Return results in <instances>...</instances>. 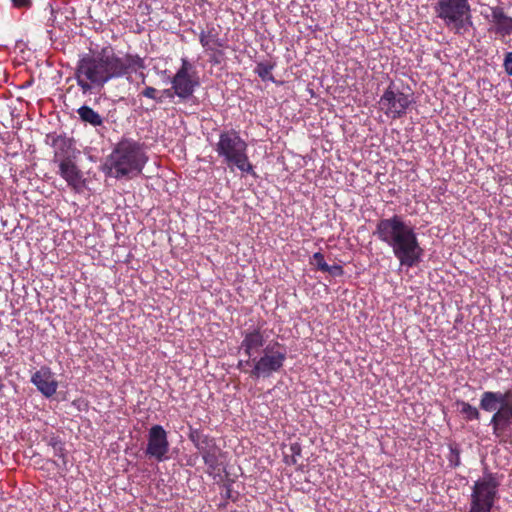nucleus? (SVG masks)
<instances>
[{"instance_id":"2f4dec72","label":"nucleus","mask_w":512,"mask_h":512,"mask_svg":"<svg viewBox=\"0 0 512 512\" xmlns=\"http://www.w3.org/2000/svg\"><path fill=\"white\" fill-rule=\"evenodd\" d=\"M290 452L293 457L300 456L301 454V446L298 443H293L290 445Z\"/></svg>"},{"instance_id":"dca6fc26","label":"nucleus","mask_w":512,"mask_h":512,"mask_svg":"<svg viewBox=\"0 0 512 512\" xmlns=\"http://www.w3.org/2000/svg\"><path fill=\"white\" fill-rule=\"evenodd\" d=\"M59 167V175L67 182L68 186L74 189L76 192L82 190L84 181L82 173L78 169L77 165L73 160L57 163Z\"/></svg>"},{"instance_id":"7ed1b4c3","label":"nucleus","mask_w":512,"mask_h":512,"mask_svg":"<svg viewBox=\"0 0 512 512\" xmlns=\"http://www.w3.org/2000/svg\"><path fill=\"white\" fill-rule=\"evenodd\" d=\"M148 158L141 145L132 139L117 143L106 159L104 168L110 177L116 179L133 178L141 174Z\"/></svg>"},{"instance_id":"ddd939ff","label":"nucleus","mask_w":512,"mask_h":512,"mask_svg":"<svg viewBox=\"0 0 512 512\" xmlns=\"http://www.w3.org/2000/svg\"><path fill=\"white\" fill-rule=\"evenodd\" d=\"M31 383L46 398H51L57 391L58 382L48 366H42L31 376Z\"/></svg>"},{"instance_id":"9b49d317","label":"nucleus","mask_w":512,"mask_h":512,"mask_svg":"<svg viewBox=\"0 0 512 512\" xmlns=\"http://www.w3.org/2000/svg\"><path fill=\"white\" fill-rule=\"evenodd\" d=\"M170 83L175 95L181 100L189 99L200 84L195 74H186L184 71L176 72Z\"/></svg>"},{"instance_id":"6ab92c4d","label":"nucleus","mask_w":512,"mask_h":512,"mask_svg":"<svg viewBox=\"0 0 512 512\" xmlns=\"http://www.w3.org/2000/svg\"><path fill=\"white\" fill-rule=\"evenodd\" d=\"M189 439L194 444V446L197 448L201 456L206 453V451H212L218 446L216 445L215 440L210 437L209 435H206L202 433L198 429H192L189 434Z\"/></svg>"},{"instance_id":"a211bd4d","label":"nucleus","mask_w":512,"mask_h":512,"mask_svg":"<svg viewBox=\"0 0 512 512\" xmlns=\"http://www.w3.org/2000/svg\"><path fill=\"white\" fill-rule=\"evenodd\" d=\"M199 41L206 51L219 52V49L226 45L225 40L220 38L218 29L213 25H208L206 30L201 31Z\"/></svg>"},{"instance_id":"c9c22d12","label":"nucleus","mask_w":512,"mask_h":512,"mask_svg":"<svg viewBox=\"0 0 512 512\" xmlns=\"http://www.w3.org/2000/svg\"><path fill=\"white\" fill-rule=\"evenodd\" d=\"M5 387V384H4V379L2 376H0V391H2Z\"/></svg>"},{"instance_id":"1a4fd4ad","label":"nucleus","mask_w":512,"mask_h":512,"mask_svg":"<svg viewBox=\"0 0 512 512\" xmlns=\"http://www.w3.org/2000/svg\"><path fill=\"white\" fill-rule=\"evenodd\" d=\"M414 103L412 93H405L391 81L378 102L380 110L390 119L403 117Z\"/></svg>"},{"instance_id":"c85d7f7f","label":"nucleus","mask_w":512,"mask_h":512,"mask_svg":"<svg viewBox=\"0 0 512 512\" xmlns=\"http://www.w3.org/2000/svg\"><path fill=\"white\" fill-rule=\"evenodd\" d=\"M193 69L192 64L188 61L187 58L181 59V67L177 70V72H186V74H192L191 71Z\"/></svg>"},{"instance_id":"f704fd0d","label":"nucleus","mask_w":512,"mask_h":512,"mask_svg":"<svg viewBox=\"0 0 512 512\" xmlns=\"http://www.w3.org/2000/svg\"><path fill=\"white\" fill-rule=\"evenodd\" d=\"M230 497H231V488H230V485H228L226 487L225 498H230Z\"/></svg>"},{"instance_id":"423d86ee","label":"nucleus","mask_w":512,"mask_h":512,"mask_svg":"<svg viewBox=\"0 0 512 512\" xmlns=\"http://www.w3.org/2000/svg\"><path fill=\"white\" fill-rule=\"evenodd\" d=\"M247 147L239 132L231 129L219 134L215 151L228 165L233 164L242 172L252 173L253 166L248 160Z\"/></svg>"},{"instance_id":"39448f33","label":"nucleus","mask_w":512,"mask_h":512,"mask_svg":"<svg viewBox=\"0 0 512 512\" xmlns=\"http://www.w3.org/2000/svg\"><path fill=\"white\" fill-rule=\"evenodd\" d=\"M433 10L436 17L457 35H465L473 27L468 0H437Z\"/></svg>"},{"instance_id":"f03ea898","label":"nucleus","mask_w":512,"mask_h":512,"mask_svg":"<svg viewBox=\"0 0 512 512\" xmlns=\"http://www.w3.org/2000/svg\"><path fill=\"white\" fill-rule=\"evenodd\" d=\"M373 235L391 248L401 267L413 268L421 261L424 254L418 235L410 221L394 214L377 221Z\"/></svg>"},{"instance_id":"cd10ccee","label":"nucleus","mask_w":512,"mask_h":512,"mask_svg":"<svg viewBox=\"0 0 512 512\" xmlns=\"http://www.w3.org/2000/svg\"><path fill=\"white\" fill-rule=\"evenodd\" d=\"M324 272L329 273L333 277H340L344 274L343 267L341 265L335 264V265H327V268Z\"/></svg>"},{"instance_id":"2eb2a0df","label":"nucleus","mask_w":512,"mask_h":512,"mask_svg":"<svg viewBox=\"0 0 512 512\" xmlns=\"http://www.w3.org/2000/svg\"><path fill=\"white\" fill-rule=\"evenodd\" d=\"M242 336L243 340L240 344L239 350L243 351L244 354L249 358L254 356L261 348L265 346L266 339L264 332L260 327L247 329L242 332Z\"/></svg>"},{"instance_id":"9d476101","label":"nucleus","mask_w":512,"mask_h":512,"mask_svg":"<svg viewBox=\"0 0 512 512\" xmlns=\"http://www.w3.org/2000/svg\"><path fill=\"white\" fill-rule=\"evenodd\" d=\"M169 450L170 444L167 431L159 424L151 426L147 434L145 455L149 459L163 462L168 459Z\"/></svg>"},{"instance_id":"e433bc0d","label":"nucleus","mask_w":512,"mask_h":512,"mask_svg":"<svg viewBox=\"0 0 512 512\" xmlns=\"http://www.w3.org/2000/svg\"><path fill=\"white\" fill-rule=\"evenodd\" d=\"M141 76H142V83L144 84L145 83V76L143 73H141Z\"/></svg>"},{"instance_id":"a878e982","label":"nucleus","mask_w":512,"mask_h":512,"mask_svg":"<svg viewBox=\"0 0 512 512\" xmlns=\"http://www.w3.org/2000/svg\"><path fill=\"white\" fill-rule=\"evenodd\" d=\"M313 264L317 267L318 270L324 272L327 268V263L324 259V256L320 252H316L313 254Z\"/></svg>"},{"instance_id":"c756f323","label":"nucleus","mask_w":512,"mask_h":512,"mask_svg":"<svg viewBox=\"0 0 512 512\" xmlns=\"http://www.w3.org/2000/svg\"><path fill=\"white\" fill-rule=\"evenodd\" d=\"M13 7L21 9V8H29L32 4V0H11Z\"/></svg>"},{"instance_id":"72a5a7b5","label":"nucleus","mask_w":512,"mask_h":512,"mask_svg":"<svg viewBox=\"0 0 512 512\" xmlns=\"http://www.w3.org/2000/svg\"><path fill=\"white\" fill-rule=\"evenodd\" d=\"M285 459H286L287 464H296V462H297L296 457H293L292 455H291L290 459H288V456H285Z\"/></svg>"},{"instance_id":"6e6552de","label":"nucleus","mask_w":512,"mask_h":512,"mask_svg":"<svg viewBox=\"0 0 512 512\" xmlns=\"http://www.w3.org/2000/svg\"><path fill=\"white\" fill-rule=\"evenodd\" d=\"M499 481L495 474L484 473L475 481L470 496V508L467 512H492L497 499Z\"/></svg>"},{"instance_id":"473e14b6","label":"nucleus","mask_w":512,"mask_h":512,"mask_svg":"<svg viewBox=\"0 0 512 512\" xmlns=\"http://www.w3.org/2000/svg\"><path fill=\"white\" fill-rule=\"evenodd\" d=\"M161 96H165L168 98H173L175 96L174 90L171 88H167L161 91Z\"/></svg>"},{"instance_id":"bb28decb","label":"nucleus","mask_w":512,"mask_h":512,"mask_svg":"<svg viewBox=\"0 0 512 512\" xmlns=\"http://www.w3.org/2000/svg\"><path fill=\"white\" fill-rule=\"evenodd\" d=\"M503 68L508 76H512V51H509L504 55Z\"/></svg>"},{"instance_id":"f257e3e1","label":"nucleus","mask_w":512,"mask_h":512,"mask_svg":"<svg viewBox=\"0 0 512 512\" xmlns=\"http://www.w3.org/2000/svg\"><path fill=\"white\" fill-rule=\"evenodd\" d=\"M144 60L137 54L118 56L113 49L104 48L85 54L77 62L75 80L83 94L100 90L113 79H119L144 69Z\"/></svg>"},{"instance_id":"393cba45","label":"nucleus","mask_w":512,"mask_h":512,"mask_svg":"<svg viewBox=\"0 0 512 512\" xmlns=\"http://www.w3.org/2000/svg\"><path fill=\"white\" fill-rule=\"evenodd\" d=\"M449 465L453 468L461 464L460 451L456 446H450V453L448 456Z\"/></svg>"},{"instance_id":"7c9ffc66","label":"nucleus","mask_w":512,"mask_h":512,"mask_svg":"<svg viewBox=\"0 0 512 512\" xmlns=\"http://www.w3.org/2000/svg\"><path fill=\"white\" fill-rule=\"evenodd\" d=\"M255 356H252L251 358L248 357L247 360H239L237 363V368L243 372H247L245 370L246 366H250L252 364V360Z\"/></svg>"},{"instance_id":"f3484780","label":"nucleus","mask_w":512,"mask_h":512,"mask_svg":"<svg viewBox=\"0 0 512 512\" xmlns=\"http://www.w3.org/2000/svg\"><path fill=\"white\" fill-rule=\"evenodd\" d=\"M224 455V452L219 447L212 451H206V453L202 455V459L207 466L206 473L214 479L220 477L225 469Z\"/></svg>"},{"instance_id":"412c9836","label":"nucleus","mask_w":512,"mask_h":512,"mask_svg":"<svg viewBox=\"0 0 512 512\" xmlns=\"http://www.w3.org/2000/svg\"><path fill=\"white\" fill-rule=\"evenodd\" d=\"M47 444L53 450V455L61 459L62 464H58L54 461V464L58 467L66 466V452H65V444L58 436H51L47 439Z\"/></svg>"},{"instance_id":"aec40b11","label":"nucleus","mask_w":512,"mask_h":512,"mask_svg":"<svg viewBox=\"0 0 512 512\" xmlns=\"http://www.w3.org/2000/svg\"><path fill=\"white\" fill-rule=\"evenodd\" d=\"M77 114L79 119L85 124H89L94 128H104L103 117L90 106L82 105L77 109Z\"/></svg>"},{"instance_id":"5701e85b","label":"nucleus","mask_w":512,"mask_h":512,"mask_svg":"<svg viewBox=\"0 0 512 512\" xmlns=\"http://www.w3.org/2000/svg\"><path fill=\"white\" fill-rule=\"evenodd\" d=\"M273 66L269 63L260 62L257 64L255 72L264 81L274 82L275 79L271 73Z\"/></svg>"},{"instance_id":"4be33fe9","label":"nucleus","mask_w":512,"mask_h":512,"mask_svg":"<svg viewBox=\"0 0 512 512\" xmlns=\"http://www.w3.org/2000/svg\"><path fill=\"white\" fill-rule=\"evenodd\" d=\"M456 405L460 414L466 421H474L480 419V412L475 406H472L463 400H457Z\"/></svg>"},{"instance_id":"4468645a","label":"nucleus","mask_w":512,"mask_h":512,"mask_svg":"<svg viewBox=\"0 0 512 512\" xmlns=\"http://www.w3.org/2000/svg\"><path fill=\"white\" fill-rule=\"evenodd\" d=\"M490 15H485V19L493 24L490 29L501 38L512 35V17L508 16L502 6L489 7Z\"/></svg>"},{"instance_id":"f8f14e48","label":"nucleus","mask_w":512,"mask_h":512,"mask_svg":"<svg viewBox=\"0 0 512 512\" xmlns=\"http://www.w3.org/2000/svg\"><path fill=\"white\" fill-rule=\"evenodd\" d=\"M46 143L54 149V163H60L63 160L69 161L74 157L75 148L71 138L64 135L48 134Z\"/></svg>"},{"instance_id":"0eeeda50","label":"nucleus","mask_w":512,"mask_h":512,"mask_svg":"<svg viewBox=\"0 0 512 512\" xmlns=\"http://www.w3.org/2000/svg\"><path fill=\"white\" fill-rule=\"evenodd\" d=\"M286 359L287 351L284 345L279 342L269 343L263 348L260 356L251 359L250 376L255 379L269 378L284 367Z\"/></svg>"},{"instance_id":"b1692460","label":"nucleus","mask_w":512,"mask_h":512,"mask_svg":"<svg viewBox=\"0 0 512 512\" xmlns=\"http://www.w3.org/2000/svg\"><path fill=\"white\" fill-rule=\"evenodd\" d=\"M160 91H158L156 88L154 87H151V86H147L145 87L141 93L139 94V96H143L145 98H148V99H151V100H154L156 103H162L163 102V98L162 96L160 95Z\"/></svg>"},{"instance_id":"20e7f679","label":"nucleus","mask_w":512,"mask_h":512,"mask_svg":"<svg viewBox=\"0 0 512 512\" xmlns=\"http://www.w3.org/2000/svg\"><path fill=\"white\" fill-rule=\"evenodd\" d=\"M479 407L485 412H494L489 423L493 435L501 441H512V389L484 391Z\"/></svg>"}]
</instances>
